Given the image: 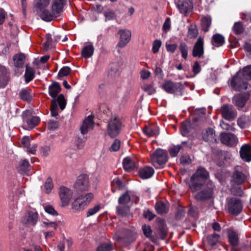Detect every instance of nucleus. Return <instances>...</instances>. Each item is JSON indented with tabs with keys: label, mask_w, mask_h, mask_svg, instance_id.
I'll list each match as a JSON object with an SVG mask.
<instances>
[{
	"label": "nucleus",
	"mask_w": 251,
	"mask_h": 251,
	"mask_svg": "<svg viewBox=\"0 0 251 251\" xmlns=\"http://www.w3.org/2000/svg\"><path fill=\"white\" fill-rule=\"evenodd\" d=\"M209 177V173L202 167H198L195 173L191 176L188 184L192 193H196L200 190L205 184L204 189L195 194V198L196 200L204 201L212 198L215 186Z\"/></svg>",
	"instance_id": "obj_1"
},
{
	"label": "nucleus",
	"mask_w": 251,
	"mask_h": 251,
	"mask_svg": "<svg viewBox=\"0 0 251 251\" xmlns=\"http://www.w3.org/2000/svg\"><path fill=\"white\" fill-rule=\"evenodd\" d=\"M50 0H34L33 4V10L40 18L47 22L49 10L48 8Z\"/></svg>",
	"instance_id": "obj_2"
},
{
	"label": "nucleus",
	"mask_w": 251,
	"mask_h": 251,
	"mask_svg": "<svg viewBox=\"0 0 251 251\" xmlns=\"http://www.w3.org/2000/svg\"><path fill=\"white\" fill-rule=\"evenodd\" d=\"M243 203L237 197H228L226 199V209L232 215H239L243 210Z\"/></svg>",
	"instance_id": "obj_3"
},
{
	"label": "nucleus",
	"mask_w": 251,
	"mask_h": 251,
	"mask_svg": "<svg viewBox=\"0 0 251 251\" xmlns=\"http://www.w3.org/2000/svg\"><path fill=\"white\" fill-rule=\"evenodd\" d=\"M167 152L161 149H158L151 154V162L156 168H162L168 161Z\"/></svg>",
	"instance_id": "obj_4"
},
{
	"label": "nucleus",
	"mask_w": 251,
	"mask_h": 251,
	"mask_svg": "<svg viewBox=\"0 0 251 251\" xmlns=\"http://www.w3.org/2000/svg\"><path fill=\"white\" fill-rule=\"evenodd\" d=\"M94 199V195L91 193L82 195L73 201L72 204V209L79 211L87 206Z\"/></svg>",
	"instance_id": "obj_5"
},
{
	"label": "nucleus",
	"mask_w": 251,
	"mask_h": 251,
	"mask_svg": "<svg viewBox=\"0 0 251 251\" xmlns=\"http://www.w3.org/2000/svg\"><path fill=\"white\" fill-rule=\"evenodd\" d=\"M161 87L167 93L180 96L183 95L184 89L181 82H174L171 80L165 81Z\"/></svg>",
	"instance_id": "obj_6"
},
{
	"label": "nucleus",
	"mask_w": 251,
	"mask_h": 251,
	"mask_svg": "<svg viewBox=\"0 0 251 251\" xmlns=\"http://www.w3.org/2000/svg\"><path fill=\"white\" fill-rule=\"evenodd\" d=\"M123 127L121 120L117 117H112L107 125V133L111 138L117 136Z\"/></svg>",
	"instance_id": "obj_7"
},
{
	"label": "nucleus",
	"mask_w": 251,
	"mask_h": 251,
	"mask_svg": "<svg viewBox=\"0 0 251 251\" xmlns=\"http://www.w3.org/2000/svg\"><path fill=\"white\" fill-rule=\"evenodd\" d=\"M66 2V0H52L51 9L49 10L47 22L51 21L59 16L63 10Z\"/></svg>",
	"instance_id": "obj_8"
},
{
	"label": "nucleus",
	"mask_w": 251,
	"mask_h": 251,
	"mask_svg": "<svg viewBox=\"0 0 251 251\" xmlns=\"http://www.w3.org/2000/svg\"><path fill=\"white\" fill-rule=\"evenodd\" d=\"M220 112L222 117L228 121H234L237 116L236 110L232 105L228 104H223L220 109Z\"/></svg>",
	"instance_id": "obj_9"
},
{
	"label": "nucleus",
	"mask_w": 251,
	"mask_h": 251,
	"mask_svg": "<svg viewBox=\"0 0 251 251\" xmlns=\"http://www.w3.org/2000/svg\"><path fill=\"white\" fill-rule=\"evenodd\" d=\"M58 194L61 201V206H66L69 205L70 201L72 199L73 191L68 187L61 186L58 191Z\"/></svg>",
	"instance_id": "obj_10"
},
{
	"label": "nucleus",
	"mask_w": 251,
	"mask_h": 251,
	"mask_svg": "<svg viewBox=\"0 0 251 251\" xmlns=\"http://www.w3.org/2000/svg\"><path fill=\"white\" fill-rule=\"evenodd\" d=\"M247 179V174L244 173L240 166H236L231 176V181L234 183L240 185Z\"/></svg>",
	"instance_id": "obj_11"
},
{
	"label": "nucleus",
	"mask_w": 251,
	"mask_h": 251,
	"mask_svg": "<svg viewBox=\"0 0 251 251\" xmlns=\"http://www.w3.org/2000/svg\"><path fill=\"white\" fill-rule=\"evenodd\" d=\"M239 72L233 76L230 81V86L235 91H242L249 89L250 86L246 82H242L241 78L239 77Z\"/></svg>",
	"instance_id": "obj_12"
},
{
	"label": "nucleus",
	"mask_w": 251,
	"mask_h": 251,
	"mask_svg": "<svg viewBox=\"0 0 251 251\" xmlns=\"http://www.w3.org/2000/svg\"><path fill=\"white\" fill-rule=\"evenodd\" d=\"M22 117L24 122L26 123L28 127L32 129L37 126L40 122V119L38 116L31 115L29 110L25 111L23 113Z\"/></svg>",
	"instance_id": "obj_13"
},
{
	"label": "nucleus",
	"mask_w": 251,
	"mask_h": 251,
	"mask_svg": "<svg viewBox=\"0 0 251 251\" xmlns=\"http://www.w3.org/2000/svg\"><path fill=\"white\" fill-rule=\"evenodd\" d=\"M249 98L250 95L247 93L236 94L232 98V102L238 110H240L245 106Z\"/></svg>",
	"instance_id": "obj_14"
},
{
	"label": "nucleus",
	"mask_w": 251,
	"mask_h": 251,
	"mask_svg": "<svg viewBox=\"0 0 251 251\" xmlns=\"http://www.w3.org/2000/svg\"><path fill=\"white\" fill-rule=\"evenodd\" d=\"M176 6L180 13L185 16L192 12L193 9V4L190 0H178Z\"/></svg>",
	"instance_id": "obj_15"
},
{
	"label": "nucleus",
	"mask_w": 251,
	"mask_h": 251,
	"mask_svg": "<svg viewBox=\"0 0 251 251\" xmlns=\"http://www.w3.org/2000/svg\"><path fill=\"white\" fill-rule=\"evenodd\" d=\"M220 138L222 143L229 147L236 146L238 143L237 137L233 133L222 132Z\"/></svg>",
	"instance_id": "obj_16"
},
{
	"label": "nucleus",
	"mask_w": 251,
	"mask_h": 251,
	"mask_svg": "<svg viewBox=\"0 0 251 251\" xmlns=\"http://www.w3.org/2000/svg\"><path fill=\"white\" fill-rule=\"evenodd\" d=\"M38 219V214L37 212L28 211L23 218L22 222L27 226H34L36 224Z\"/></svg>",
	"instance_id": "obj_17"
},
{
	"label": "nucleus",
	"mask_w": 251,
	"mask_h": 251,
	"mask_svg": "<svg viewBox=\"0 0 251 251\" xmlns=\"http://www.w3.org/2000/svg\"><path fill=\"white\" fill-rule=\"evenodd\" d=\"M118 34L120 35V40L117 46L120 48H123L130 41L131 33L128 30L122 29L118 31Z\"/></svg>",
	"instance_id": "obj_18"
},
{
	"label": "nucleus",
	"mask_w": 251,
	"mask_h": 251,
	"mask_svg": "<svg viewBox=\"0 0 251 251\" xmlns=\"http://www.w3.org/2000/svg\"><path fill=\"white\" fill-rule=\"evenodd\" d=\"M94 126V117L92 115H89L86 117L83 121L80 126L81 133L82 134L87 133L89 131L92 130Z\"/></svg>",
	"instance_id": "obj_19"
},
{
	"label": "nucleus",
	"mask_w": 251,
	"mask_h": 251,
	"mask_svg": "<svg viewBox=\"0 0 251 251\" xmlns=\"http://www.w3.org/2000/svg\"><path fill=\"white\" fill-rule=\"evenodd\" d=\"M75 188L78 191H83L87 190L89 188V178L87 175L80 176L75 183Z\"/></svg>",
	"instance_id": "obj_20"
},
{
	"label": "nucleus",
	"mask_w": 251,
	"mask_h": 251,
	"mask_svg": "<svg viewBox=\"0 0 251 251\" xmlns=\"http://www.w3.org/2000/svg\"><path fill=\"white\" fill-rule=\"evenodd\" d=\"M203 41L202 39L199 38L194 46L193 55L194 57L201 58L203 54Z\"/></svg>",
	"instance_id": "obj_21"
},
{
	"label": "nucleus",
	"mask_w": 251,
	"mask_h": 251,
	"mask_svg": "<svg viewBox=\"0 0 251 251\" xmlns=\"http://www.w3.org/2000/svg\"><path fill=\"white\" fill-rule=\"evenodd\" d=\"M9 80L7 69L0 65V89L4 88Z\"/></svg>",
	"instance_id": "obj_22"
},
{
	"label": "nucleus",
	"mask_w": 251,
	"mask_h": 251,
	"mask_svg": "<svg viewBox=\"0 0 251 251\" xmlns=\"http://www.w3.org/2000/svg\"><path fill=\"white\" fill-rule=\"evenodd\" d=\"M124 168L128 172L133 170L137 166V164L134 157H125L123 161Z\"/></svg>",
	"instance_id": "obj_23"
},
{
	"label": "nucleus",
	"mask_w": 251,
	"mask_h": 251,
	"mask_svg": "<svg viewBox=\"0 0 251 251\" xmlns=\"http://www.w3.org/2000/svg\"><path fill=\"white\" fill-rule=\"evenodd\" d=\"M22 145L27 149V151L31 154H35L36 151L37 146L36 144H33L32 146L30 144V138L29 136H24L21 141Z\"/></svg>",
	"instance_id": "obj_24"
},
{
	"label": "nucleus",
	"mask_w": 251,
	"mask_h": 251,
	"mask_svg": "<svg viewBox=\"0 0 251 251\" xmlns=\"http://www.w3.org/2000/svg\"><path fill=\"white\" fill-rule=\"evenodd\" d=\"M203 139L207 142H217L215 130L212 128H207L202 134Z\"/></svg>",
	"instance_id": "obj_25"
},
{
	"label": "nucleus",
	"mask_w": 251,
	"mask_h": 251,
	"mask_svg": "<svg viewBox=\"0 0 251 251\" xmlns=\"http://www.w3.org/2000/svg\"><path fill=\"white\" fill-rule=\"evenodd\" d=\"M240 156L242 159L247 162L251 160V148L248 145L243 146L240 149Z\"/></svg>",
	"instance_id": "obj_26"
},
{
	"label": "nucleus",
	"mask_w": 251,
	"mask_h": 251,
	"mask_svg": "<svg viewBox=\"0 0 251 251\" xmlns=\"http://www.w3.org/2000/svg\"><path fill=\"white\" fill-rule=\"evenodd\" d=\"M237 124L241 128H245L251 125V118L248 115H243L238 118Z\"/></svg>",
	"instance_id": "obj_27"
},
{
	"label": "nucleus",
	"mask_w": 251,
	"mask_h": 251,
	"mask_svg": "<svg viewBox=\"0 0 251 251\" xmlns=\"http://www.w3.org/2000/svg\"><path fill=\"white\" fill-rule=\"evenodd\" d=\"M154 174V170L150 167L141 168L139 171V175L143 179L151 177Z\"/></svg>",
	"instance_id": "obj_28"
},
{
	"label": "nucleus",
	"mask_w": 251,
	"mask_h": 251,
	"mask_svg": "<svg viewBox=\"0 0 251 251\" xmlns=\"http://www.w3.org/2000/svg\"><path fill=\"white\" fill-rule=\"evenodd\" d=\"M19 97L23 100L29 102L32 99L31 91L28 88H23L19 92Z\"/></svg>",
	"instance_id": "obj_29"
},
{
	"label": "nucleus",
	"mask_w": 251,
	"mask_h": 251,
	"mask_svg": "<svg viewBox=\"0 0 251 251\" xmlns=\"http://www.w3.org/2000/svg\"><path fill=\"white\" fill-rule=\"evenodd\" d=\"M61 90L60 85L59 83L54 82L50 85L49 88V95L53 98L55 99L56 96Z\"/></svg>",
	"instance_id": "obj_30"
},
{
	"label": "nucleus",
	"mask_w": 251,
	"mask_h": 251,
	"mask_svg": "<svg viewBox=\"0 0 251 251\" xmlns=\"http://www.w3.org/2000/svg\"><path fill=\"white\" fill-rule=\"evenodd\" d=\"M111 190L113 193H115L117 190H122L125 186V184L119 179V177L114 178L111 182Z\"/></svg>",
	"instance_id": "obj_31"
},
{
	"label": "nucleus",
	"mask_w": 251,
	"mask_h": 251,
	"mask_svg": "<svg viewBox=\"0 0 251 251\" xmlns=\"http://www.w3.org/2000/svg\"><path fill=\"white\" fill-rule=\"evenodd\" d=\"M25 56L23 53H19L16 54L13 57V61L14 66L17 68H22L23 67L25 60Z\"/></svg>",
	"instance_id": "obj_32"
},
{
	"label": "nucleus",
	"mask_w": 251,
	"mask_h": 251,
	"mask_svg": "<svg viewBox=\"0 0 251 251\" xmlns=\"http://www.w3.org/2000/svg\"><path fill=\"white\" fill-rule=\"evenodd\" d=\"M192 130V124L190 121H186L182 123L180 132L183 136H186Z\"/></svg>",
	"instance_id": "obj_33"
},
{
	"label": "nucleus",
	"mask_w": 251,
	"mask_h": 251,
	"mask_svg": "<svg viewBox=\"0 0 251 251\" xmlns=\"http://www.w3.org/2000/svg\"><path fill=\"white\" fill-rule=\"evenodd\" d=\"M228 240L232 246L236 247L238 245L239 238L237 234L233 230L228 231Z\"/></svg>",
	"instance_id": "obj_34"
},
{
	"label": "nucleus",
	"mask_w": 251,
	"mask_h": 251,
	"mask_svg": "<svg viewBox=\"0 0 251 251\" xmlns=\"http://www.w3.org/2000/svg\"><path fill=\"white\" fill-rule=\"evenodd\" d=\"M225 43L224 37L220 34H216L213 36L212 38V44L216 47L222 46Z\"/></svg>",
	"instance_id": "obj_35"
},
{
	"label": "nucleus",
	"mask_w": 251,
	"mask_h": 251,
	"mask_svg": "<svg viewBox=\"0 0 251 251\" xmlns=\"http://www.w3.org/2000/svg\"><path fill=\"white\" fill-rule=\"evenodd\" d=\"M35 70L28 65L26 66L25 74V81L26 83L30 82L34 77Z\"/></svg>",
	"instance_id": "obj_36"
},
{
	"label": "nucleus",
	"mask_w": 251,
	"mask_h": 251,
	"mask_svg": "<svg viewBox=\"0 0 251 251\" xmlns=\"http://www.w3.org/2000/svg\"><path fill=\"white\" fill-rule=\"evenodd\" d=\"M155 210L159 214L166 213L168 211V207L167 205L162 201H158L156 203Z\"/></svg>",
	"instance_id": "obj_37"
},
{
	"label": "nucleus",
	"mask_w": 251,
	"mask_h": 251,
	"mask_svg": "<svg viewBox=\"0 0 251 251\" xmlns=\"http://www.w3.org/2000/svg\"><path fill=\"white\" fill-rule=\"evenodd\" d=\"M211 24V19L209 16L202 17L201 20V27L204 31H208Z\"/></svg>",
	"instance_id": "obj_38"
},
{
	"label": "nucleus",
	"mask_w": 251,
	"mask_h": 251,
	"mask_svg": "<svg viewBox=\"0 0 251 251\" xmlns=\"http://www.w3.org/2000/svg\"><path fill=\"white\" fill-rule=\"evenodd\" d=\"M94 50V47L92 45L84 47L81 51L82 56L86 58L91 57L93 54Z\"/></svg>",
	"instance_id": "obj_39"
},
{
	"label": "nucleus",
	"mask_w": 251,
	"mask_h": 251,
	"mask_svg": "<svg viewBox=\"0 0 251 251\" xmlns=\"http://www.w3.org/2000/svg\"><path fill=\"white\" fill-rule=\"evenodd\" d=\"M116 209L117 214L123 217L126 216L129 212V207L126 205H120Z\"/></svg>",
	"instance_id": "obj_40"
},
{
	"label": "nucleus",
	"mask_w": 251,
	"mask_h": 251,
	"mask_svg": "<svg viewBox=\"0 0 251 251\" xmlns=\"http://www.w3.org/2000/svg\"><path fill=\"white\" fill-rule=\"evenodd\" d=\"M131 197L128 192H126L121 195L119 199L118 202L120 205H126L129 202Z\"/></svg>",
	"instance_id": "obj_41"
},
{
	"label": "nucleus",
	"mask_w": 251,
	"mask_h": 251,
	"mask_svg": "<svg viewBox=\"0 0 251 251\" xmlns=\"http://www.w3.org/2000/svg\"><path fill=\"white\" fill-rule=\"evenodd\" d=\"M219 239L220 235L216 233H214L207 237V240L208 244L212 246L216 245L219 242Z\"/></svg>",
	"instance_id": "obj_42"
},
{
	"label": "nucleus",
	"mask_w": 251,
	"mask_h": 251,
	"mask_svg": "<svg viewBox=\"0 0 251 251\" xmlns=\"http://www.w3.org/2000/svg\"><path fill=\"white\" fill-rule=\"evenodd\" d=\"M143 132L149 137L156 136L158 135V130L151 127H146L143 129Z\"/></svg>",
	"instance_id": "obj_43"
},
{
	"label": "nucleus",
	"mask_w": 251,
	"mask_h": 251,
	"mask_svg": "<svg viewBox=\"0 0 251 251\" xmlns=\"http://www.w3.org/2000/svg\"><path fill=\"white\" fill-rule=\"evenodd\" d=\"M179 50L181 53L182 57L186 59L188 55V47L187 44L183 42H180Z\"/></svg>",
	"instance_id": "obj_44"
},
{
	"label": "nucleus",
	"mask_w": 251,
	"mask_h": 251,
	"mask_svg": "<svg viewBox=\"0 0 251 251\" xmlns=\"http://www.w3.org/2000/svg\"><path fill=\"white\" fill-rule=\"evenodd\" d=\"M46 42L43 45V49L45 50H48L50 49L54 48V45L53 43L52 39L50 34H48L46 36Z\"/></svg>",
	"instance_id": "obj_45"
},
{
	"label": "nucleus",
	"mask_w": 251,
	"mask_h": 251,
	"mask_svg": "<svg viewBox=\"0 0 251 251\" xmlns=\"http://www.w3.org/2000/svg\"><path fill=\"white\" fill-rule=\"evenodd\" d=\"M45 191L47 194H50L52 189L53 188V184L52 182V180L50 177H48L46 179L45 184Z\"/></svg>",
	"instance_id": "obj_46"
},
{
	"label": "nucleus",
	"mask_w": 251,
	"mask_h": 251,
	"mask_svg": "<svg viewBox=\"0 0 251 251\" xmlns=\"http://www.w3.org/2000/svg\"><path fill=\"white\" fill-rule=\"evenodd\" d=\"M198 34V30L196 25H191L189 27L187 36L190 39L195 38Z\"/></svg>",
	"instance_id": "obj_47"
},
{
	"label": "nucleus",
	"mask_w": 251,
	"mask_h": 251,
	"mask_svg": "<svg viewBox=\"0 0 251 251\" xmlns=\"http://www.w3.org/2000/svg\"><path fill=\"white\" fill-rule=\"evenodd\" d=\"M142 230L145 236L151 240H153L154 238L151 235L152 230L149 225H144L142 226Z\"/></svg>",
	"instance_id": "obj_48"
},
{
	"label": "nucleus",
	"mask_w": 251,
	"mask_h": 251,
	"mask_svg": "<svg viewBox=\"0 0 251 251\" xmlns=\"http://www.w3.org/2000/svg\"><path fill=\"white\" fill-rule=\"evenodd\" d=\"M58 108L55 99H52L50 106V113L52 116L56 117L58 115Z\"/></svg>",
	"instance_id": "obj_49"
},
{
	"label": "nucleus",
	"mask_w": 251,
	"mask_h": 251,
	"mask_svg": "<svg viewBox=\"0 0 251 251\" xmlns=\"http://www.w3.org/2000/svg\"><path fill=\"white\" fill-rule=\"evenodd\" d=\"M42 226L43 227L46 228L47 229L51 228L55 230L57 229L58 224L56 222H50L47 220V221H43L42 222Z\"/></svg>",
	"instance_id": "obj_50"
},
{
	"label": "nucleus",
	"mask_w": 251,
	"mask_h": 251,
	"mask_svg": "<svg viewBox=\"0 0 251 251\" xmlns=\"http://www.w3.org/2000/svg\"><path fill=\"white\" fill-rule=\"evenodd\" d=\"M113 250L112 244L110 243H104L99 246L97 251H111Z\"/></svg>",
	"instance_id": "obj_51"
},
{
	"label": "nucleus",
	"mask_w": 251,
	"mask_h": 251,
	"mask_svg": "<svg viewBox=\"0 0 251 251\" xmlns=\"http://www.w3.org/2000/svg\"><path fill=\"white\" fill-rule=\"evenodd\" d=\"M56 102L58 103L60 108L62 110L66 105V101L63 94H60L57 99H55Z\"/></svg>",
	"instance_id": "obj_52"
},
{
	"label": "nucleus",
	"mask_w": 251,
	"mask_h": 251,
	"mask_svg": "<svg viewBox=\"0 0 251 251\" xmlns=\"http://www.w3.org/2000/svg\"><path fill=\"white\" fill-rule=\"evenodd\" d=\"M119 69V64L117 62L112 63L109 66V74L112 76L118 72Z\"/></svg>",
	"instance_id": "obj_53"
},
{
	"label": "nucleus",
	"mask_w": 251,
	"mask_h": 251,
	"mask_svg": "<svg viewBox=\"0 0 251 251\" xmlns=\"http://www.w3.org/2000/svg\"><path fill=\"white\" fill-rule=\"evenodd\" d=\"M233 30L236 34H240L244 31V27L242 24L240 22H236L233 26Z\"/></svg>",
	"instance_id": "obj_54"
},
{
	"label": "nucleus",
	"mask_w": 251,
	"mask_h": 251,
	"mask_svg": "<svg viewBox=\"0 0 251 251\" xmlns=\"http://www.w3.org/2000/svg\"><path fill=\"white\" fill-rule=\"evenodd\" d=\"M220 125L223 129L232 131H235L236 130V128L233 126L230 125L229 124L223 120L220 122Z\"/></svg>",
	"instance_id": "obj_55"
},
{
	"label": "nucleus",
	"mask_w": 251,
	"mask_h": 251,
	"mask_svg": "<svg viewBox=\"0 0 251 251\" xmlns=\"http://www.w3.org/2000/svg\"><path fill=\"white\" fill-rule=\"evenodd\" d=\"M181 149V145H177L175 146L172 148H171L169 150V151L170 153V155L172 157H176L179 151H180V149Z\"/></svg>",
	"instance_id": "obj_56"
},
{
	"label": "nucleus",
	"mask_w": 251,
	"mask_h": 251,
	"mask_svg": "<svg viewBox=\"0 0 251 251\" xmlns=\"http://www.w3.org/2000/svg\"><path fill=\"white\" fill-rule=\"evenodd\" d=\"M243 75L245 78L251 79V65L245 67L243 69Z\"/></svg>",
	"instance_id": "obj_57"
},
{
	"label": "nucleus",
	"mask_w": 251,
	"mask_h": 251,
	"mask_svg": "<svg viewBox=\"0 0 251 251\" xmlns=\"http://www.w3.org/2000/svg\"><path fill=\"white\" fill-rule=\"evenodd\" d=\"M101 206L99 204L95 205L93 207L89 208L87 212V216H91L97 213L100 209Z\"/></svg>",
	"instance_id": "obj_58"
},
{
	"label": "nucleus",
	"mask_w": 251,
	"mask_h": 251,
	"mask_svg": "<svg viewBox=\"0 0 251 251\" xmlns=\"http://www.w3.org/2000/svg\"><path fill=\"white\" fill-rule=\"evenodd\" d=\"M71 71V69L69 67H63L59 71L58 76L60 77L64 76H67L69 75Z\"/></svg>",
	"instance_id": "obj_59"
},
{
	"label": "nucleus",
	"mask_w": 251,
	"mask_h": 251,
	"mask_svg": "<svg viewBox=\"0 0 251 251\" xmlns=\"http://www.w3.org/2000/svg\"><path fill=\"white\" fill-rule=\"evenodd\" d=\"M40 153L42 156L47 157L50 151V147L49 146H44L40 148Z\"/></svg>",
	"instance_id": "obj_60"
},
{
	"label": "nucleus",
	"mask_w": 251,
	"mask_h": 251,
	"mask_svg": "<svg viewBox=\"0 0 251 251\" xmlns=\"http://www.w3.org/2000/svg\"><path fill=\"white\" fill-rule=\"evenodd\" d=\"M143 89L149 95H152L155 92V90L151 84H146L142 87Z\"/></svg>",
	"instance_id": "obj_61"
},
{
	"label": "nucleus",
	"mask_w": 251,
	"mask_h": 251,
	"mask_svg": "<svg viewBox=\"0 0 251 251\" xmlns=\"http://www.w3.org/2000/svg\"><path fill=\"white\" fill-rule=\"evenodd\" d=\"M121 142L118 139H115L113 143H112L110 150L111 151H118L120 148Z\"/></svg>",
	"instance_id": "obj_62"
},
{
	"label": "nucleus",
	"mask_w": 251,
	"mask_h": 251,
	"mask_svg": "<svg viewBox=\"0 0 251 251\" xmlns=\"http://www.w3.org/2000/svg\"><path fill=\"white\" fill-rule=\"evenodd\" d=\"M161 45V42L160 40H155L153 43L152 50L154 53H157Z\"/></svg>",
	"instance_id": "obj_63"
},
{
	"label": "nucleus",
	"mask_w": 251,
	"mask_h": 251,
	"mask_svg": "<svg viewBox=\"0 0 251 251\" xmlns=\"http://www.w3.org/2000/svg\"><path fill=\"white\" fill-rule=\"evenodd\" d=\"M177 45L176 44H171L168 42L166 43V48L168 51H170L172 53L175 52L176 48Z\"/></svg>",
	"instance_id": "obj_64"
}]
</instances>
